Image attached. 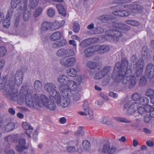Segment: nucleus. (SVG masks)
<instances>
[{
	"label": "nucleus",
	"mask_w": 154,
	"mask_h": 154,
	"mask_svg": "<svg viewBox=\"0 0 154 154\" xmlns=\"http://www.w3.org/2000/svg\"><path fill=\"white\" fill-rule=\"evenodd\" d=\"M128 62L125 59H122L121 63L119 62L116 63L114 69L112 78L116 80V82L121 81L123 84L129 83L128 87L131 88L135 85L137 81L134 76H131L132 69H128Z\"/></svg>",
	"instance_id": "obj_1"
},
{
	"label": "nucleus",
	"mask_w": 154,
	"mask_h": 154,
	"mask_svg": "<svg viewBox=\"0 0 154 154\" xmlns=\"http://www.w3.org/2000/svg\"><path fill=\"white\" fill-rule=\"evenodd\" d=\"M65 88L64 85H60L59 86V90L62 97L59 92L52 97L57 105L63 108L69 107L71 104V100L76 101L79 100L80 97L79 94L74 93L68 90L65 91Z\"/></svg>",
	"instance_id": "obj_2"
},
{
	"label": "nucleus",
	"mask_w": 154,
	"mask_h": 154,
	"mask_svg": "<svg viewBox=\"0 0 154 154\" xmlns=\"http://www.w3.org/2000/svg\"><path fill=\"white\" fill-rule=\"evenodd\" d=\"M111 27L112 29L109 30V34L106 36V38H109V40L110 41L115 42L119 41V38L122 35V31L128 30L130 29V27L125 24L114 22Z\"/></svg>",
	"instance_id": "obj_3"
},
{
	"label": "nucleus",
	"mask_w": 154,
	"mask_h": 154,
	"mask_svg": "<svg viewBox=\"0 0 154 154\" xmlns=\"http://www.w3.org/2000/svg\"><path fill=\"white\" fill-rule=\"evenodd\" d=\"M25 101L26 105L29 107L40 110V107L38 105L39 101L38 95L34 94L32 96L30 92H28L25 95Z\"/></svg>",
	"instance_id": "obj_4"
},
{
	"label": "nucleus",
	"mask_w": 154,
	"mask_h": 154,
	"mask_svg": "<svg viewBox=\"0 0 154 154\" xmlns=\"http://www.w3.org/2000/svg\"><path fill=\"white\" fill-rule=\"evenodd\" d=\"M84 79L83 76L79 75L75 77V81L71 79L68 80L67 86L70 90L74 93L79 94V91H80L81 89L79 90L80 88L79 86L81 84Z\"/></svg>",
	"instance_id": "obj_5"
},
{
	"label": "nucleus",
	"mask_w": 154,
	"mask_h": 154,
	"mask_svg": "<svg viewBox=\"0 0 154 154\" xmlns=\"http://www.w3.org/2000/svg\"><path fill=\"white\" fill-rule=\"evenodd\" d=\"M131 65H135L134 67L135 73L137 76H140L142 74L144 67V61L143 59H140L137 60V57L133 55L131 58Z\"/></svg>",
	"instance_id": "obj_6"
},
{
	"label": "nucleus",
	"mask_w": 154,
	"mask_h": 154,
	"mask_svg": "<svg viewBox=\"0 0 154 154\" xmlns=\"http://www.w3.org/2000/svg\"><path fill=\"white\" fill-rule=\"evenodd\" d=\"M23 78V72L21 70L16 72L15 75H11L9 79V82H11L12 86L14 87V85L17 86L20 85L22 83Z\"/></svg>",
	"instance_id": "obj_7"
},
{
	"label": "nucleus",
	"mask_w": 154,
	"mask_h": 154,
	"mask_svg": "<svg viewBox=\"0 0 154 154\" xmlns=\"http://www.w3.org/2000/svg\"><path fill=\"white\" fill-rule=\"evenodd\" d=\"M111 68L109 66L103 67L100 69L98 68L95 71V75L94 78L95 79H102L109 74L111 71Z\"/></svg>",
	"instance_id": "obj_8"
},
{
	"label": "nucleus",
	"mask_w": 154,
	"mask_h": 154,
	"mask_svg": "<svg viewBox=\"0 0 154 154\" xmlns=\"http://www.w3.org/2000/svg\"><path fill=\"white\" fill-rule=\"evenodd\" d=\"M44 88V90L48 94L50 97L52 98L59 92L57 90L56 85L52 82H48L45 83Z\"/></svg>",
	"instance_id": "obj_9"
},
{
	"label": "nucleus",
	"mask_w": 154,
	"mask_h": 154,
	"mask_svg": "<svg viewBox=\"0 0 154 154\" xmlns=\"http://www.w3.org/2000/svg\"><path fill=\"white\" fill-rule=\"evenodd\" d=\"M137 103L132 100L127 101L124 105V108L127 109V113L131 115L136 111L137 108Z\"/></svg>",
	"instance_id": "obj_10"
},
{
	"label": "nucleus",
	"mask_w": 154,
	"mask_h": 154,
	"mask_svg": "<svg viewBox=\"0 0 154 154\" xmlns=\"http://www.w3.org/2000/svg\"><path fill=\"white\" fill-rule=\"evenodd\" d=\"M14 87V86H12L10 88H6L3 92L4 94L9 95L11 100L13 101L17 100L18 97V91Z\"/></svg>",
	"instance_id": "obj_11"
},
{
	"label": "nucleus",
	"mask_w": 154,
	"mask_h": 154,
	"mask_svg": "<svg viewBox=\"0 0 154 154\" xmlns=\"http://www.w3.org/2000/svg\"><path fill=\"white\" fill-rule=\"evenodd\" d=\"M76 61V59L74 57H64L60 60V63L65 67H69L73 66L75 64Z\"/></svg>",
	"instance_id": "obj_12"
},
{
	"label": "nucleus",
	"mask_w": 154,
	"mask_h": 154,
	"mask_svg": "<svg viewBox=\"0 0 154 154\" xmlns=\"http://www.w3.org/2000/svg\"><path fill=\"white\" fill-rule=\"evenodd\" d=\"M125 7L130 9L131 11L133 12L140 13L143 11L144 9L143 5L137 3L125 5Z\"/></svg>",
	"instance_id": "obj_13"
},
{
	"label": "nucleus",
	"mask_w": 154,
	"mask_h": 154,
	"mask_svg": "<svg viewBox=\"0 0 154 154\" xmlns=\"http://www.w3.org/2000/svg\"><path fill=\"white\" fill-rule=\"evenodd\" d=\"M22 126V128L26 130L25 133L29 137L31 138V135H32V137L33 138V140L37 138V137L38 134L37 130H35L34 133L32 134V131L33 130V128L32 126Z\"/></svg>",
	"instance_id": "obj_14"
},
{
	"label": "nucleus",
	"mask_w": 154,
	"mask_h": 154,
	"mask_svg": "<svg viewBox=\"0 0 154 154\" xmlns=\"http://www.w3.org/2000/svg\"><path fill=\"white\" fill-rule=\"evenodd\" d=\"M71 80L69 79V77L64 75H60L57 79V82L61 85H64L65 86V91L68 90L70 91L69 87L67 86V82L68 80Z\"/></svg>",
	"instance_id": "obj_15"
},
{
	"label": "nucleus",
	"mask_w": 154,
	"mask_h": 154,
	"mask_svg": "<svg viewBox=\"0 0 154 154\" xmlns=\"http://www.w3.org/2000/svg\"><path fill=\"white\" fill-rule=\"evenodd\" d=\"M116 149V148L115 147H112L110 148V144H105L103 145L102 152L107 154H114Z\"/></svg>",
	"instance_id": "obj_16"
},
{
	"label": "nucleus",
	"mask_w": 154,
	"mask_h": 154,
	"mask_svg": "<svg viewBox=\"0 0 154 154\" xmlns=\"http://www.w3.org/2000/svg\"><path fill=\"white\" fill-rule=\"evenodd\" d=\"M50 100L48 97L45 95L43 94L41 95L40 99L39 97V101H38V107H40L44 106L45 107L47 105L49 102Z\"/></svg>",
	"instance_id": "obj_17"
},
{
	"label": "nucleus",
	"mask_w": 154,
	"mask_h": 154,
	"mask_svg": "<svg viewBox=\"0 0 154 154\" xmlns=\"http://www.w3.org/2000/svg\"><path fill=\"white\" fill-rule=\"evenodd\" d=\"M7 79V78L5 77L0 81V89L3 90V92L5 90V89L10 88V87L12 86V85L11 84V82H9V80L8 83H6Z\"/></svg>",
	"instance_id": "obj_18"
},
{
	"label": "nucleus",
	"mask_w": 154,
	"mask_h": 154,
	"mask_svg": "<svg viewBox=\"0 0 154 154\" xmlns=\"http://www.w3.org/2000/svg\"><path fill=\"white\" fill-rule=\"evenodd\" d=\"M146 74L148 78L152 79L154 76V66L151 64H148L146 70Z\"/></svg>",
	"instance_id": "obj_19"
},
{
	"label": "nucleus",
	"mask_w": 154,
	"mask_h": 154,
	"mask_svg": "<svg viewBox=\"0 0 154 154\" xmlns=\"http://www.w3.org/2000/svg\"><path fill=\"white\" fill-rule=\"evenodd\" d=\"M97 52L96 46L94 45L86 48L84 51V56L85 57H88L93 54L94 53Z\"/></svg>",
	"instance_id": "obj_20"
},
{
	"label": "nucleus",
	"mask_w": 154,
	"mask_h": 154,
	"mask_svg": "<svg viewBox=\"0 0 154 154\" xmlns=\"http://www.w3.org/2000/svg\"><path fill=\"white\" fill-rule=\"evenodd\" d=\"M19 145L16 146V148L17 151L21 152L27 148L25 146L26 141L25 139H20L19 140Z\"/></svg>",
	"instance_id": "obj_21"
},
{
	"label": "nucleus",
	"mask_w": 154,
	"mask_h": 154,
	"mask_svg": "<svg viewBox=\"0 0 154 154\" xmlns=\"http://www.w3.org/2000/svg\"><path fill=\"white\" fill-rule=\"evenodd\" d=\"M95 46L97 52L100 54L106 52L110 50L109 47L107 45H97Z\"/></svg>",
	"instance_id": "obj_22"
},
{
	"label": "nucleus",
	"mask_w": 154,
	"mask_h": 154,
	"mask_svg": "<svg viewBox=\"0 0 154 154\" xmlns=\"http://www.w3.org/2000/svg\"><path fill=\"white\" fill-rule=\"evenodd\" d=\"M129 12L125 10H118L112 12V14L120 17L128 16Z\"/></svg>",
	"instance_id": "obj_23"
},
{
	"label": "nucleus",
	"mask_w": 154,
	"mask_h": 154,
	"mask_svg": "<svg viewBox=\"0 0 154 154\" xmlns=\"http://www.w3.org/2000/svg\"><path fill=\"white\" fill-rule=\"evenodd\" d=\"M114 19L113 15H103L101 17V20L103 23L106 22L110 23L113 22V20Z\"/></svg>",
	"instance_id": "obj_24"
},
{
	"label": "nucleus",
	"mask_w": 154,
	"mask_h": 154,
	"mask_svg": "<svg viewBox=\"0 0 154 154\" xmlns=\"http://www.w3.org/2000/svg\"><path fill=\"white\" fill-rule=\"evenodd\" d=\"M52 23L47 21L44 22L42 25L41 28V31L42 32L51 30V26Z\"/></svg>",
	"instance_id": "obj_25"
},
{
	"label": "nucleus",
	"mask_w": 154,
	"mask_h": 154,
	"mask_svg": "<svg viewBox=\"0 0 154 154\" xmlns=\"http://www.w3.org/2000/svg\"><path fill=\"white\" fill-rule=\"evenodd\" d=\"M46 109L51 111L54 110L56 108V102L53 100H50L45 107Z\"/></svg>",
	"instance_id": "obj_26"
},
{
	"label": "nucleus",
	"mask_w": 154,
	"mask_h": 154,
	"mask_svg": "<svg viewBox=\"0 0 154 154\" xmlns=\"http://www.w3.org/2000/svg\"><path fill=\"white\" fill-rule=\"evenodd\" d=\"M17 134L9 135L4 138L5 141L7 142H12L15 143L17 142L18 138Z\"/></svg>",
	"instance_id": "obj_27"
},
{
	"label": "nucleus",
	"mask_w": 154,
	"mask_h": 154,
	"mask_svg": "<svg viewBox=\"0 0 154 154\" xmlns=\"http://www.w3.org/2000/svg\"><path fill=\"white\" fill-rule=\"evenodd\" d=\"M66 41L63 39L54 42L52 45L54 48H57L64 46L66 45Z\"/></svg>",
	"instance_id": "obj_28"
},
{
	"label": "nucleus",
	"mask_w": 154,
	"mask_h": 154,
	"mask_svg": "<svg viewBox=\"0 0 154 154\" xmlns=\"http://www.w3.org/2000/svg\"><path fill=\"white\" fill-rule=\"evenodd\" d=\"M61 34L60 32L57 31L53 33L50 36V39L53 41L60 39L61 38Z\"/></svg>",
	"instance_id": "obj_29"
},
{
	"label": "nucleus",
	"mask_w": 154,
	"mask_h": 154,
	"mask_svg": "<svg viewBox=\"0 0 154 154\" xmlns=\"http://www.w3.org/2000/svg\"><path fill=\"white\" fill-rule=\"evenodd\" d=\"M31 15V10L29 9H26L24 10L23 15V20L26 21L28 20Z\"/></svg>",
	"instance_id": "obj_30"
},
{
	"label": "nucleus",
	"mask_w": 154,
	"mask_h": 154,
	"mask_svg": "<svg viewBox=\"0 0 154 154\" xmlns=\"http://www.w3.org/2000/svg\"><path fill=\"white\" fill-rule=\"evenodd\" d=\"M66 73L69 76L74 77L76 75L77 71L74 68H70L66 70Z\"/></svg>",
	"instance_id": "obj_31"
},
{
	"label": "nucleus",
	"mask_w": 154,
	"mask_h": 154,
	"mask_svg": "<svg viewBox=\"0 0 154 154\" xmlns=\"http://www.w3.org/2000/svg\"><path fill=\"white\" fill-rule=\"evenodd\" d=\"M83 149L85 151H89L91 149V144L90 142L87 140H83L82 143Z\"/></svg>",
	"instance_id": "obj_32"
},
{
	"label": "nucleus",
	"mask_w": 154,
	"mask_h": 154,
	"mask_svg": "<svg viewBox=\"0 0 154 154\" xmlns=\"http://www.w3.org/2000/svg\"><path fill=\"white\" fill-rule=\"evenodd\" d=\"M98 64V63L94 62L91 61H89L86 63L87 66L91 69L96 68L97 67Z\"/></svg>",
	"instance_id": "obj_33"
},
{
	"label": "nucleus",
	"mask_w": 154,
	"mask_h": 154,
	"mask_svg": "<svg viewBox=\"0 0 154 154\" xmlns=\"http://www.w3.org/2000/svg\"><path fill=\"white\" fill-rule=\"evenodd\" d=\"M113 119L114 120L121 122L127 123L131 122V121L128 120L127 119L123 117H114Z\"/></svg>",
	"instance_id": "obj_34"
},
{
	"label": "nucleus",
	"mask_w": 154,
	"mask_h": 154,
	"mask_svg": "<svg viewBox=\"0 0 154 154\" xmlns=\"http://www.w3.org/2000/svg\"><path fill=\"white\" fill-rule=\"evenodd\" d=\"M56 7L60 14L63 16L66 15V10L62 5L60 4H57L56 5Z\"/></svg>",
	"instance_id": "obj_35"
},
{
	"label": "nucleus",
	"mask_w": 154,
	"mask_h": 154,
	"mask_svg": "<svg viewBox=\"0 0 154 154\" xmlns=\"http://www.w3.org/2000/svg\"><path fill=\"white\" fill-rule=\"evenodd\" d=\"M101 122L102 124L104 125H111L113 124L112 119L107 117H104Z\"/></svg>",
	"instance_id": "obj_36"
},
{
	"label": "nucleus",
	"mask_w": 154,
	"mask_h": 154,
	"mask_svg": "<svg viewBox=\"0 0 154 154\" xmlns=\"http://www.w3.org/2000/svg\"><path fill=\"white\" fill-rule=\"evenodd\" d=\"M34 86L35 89L37 91H39L41 89L42 86V82L39 80H35L34 83Z\"/></svg>",
	"instance_id": "obj_37"
},
{
	"label": "nucleus",
	"mask_w": 154,
	"mask_h": 154,
	"mask_svg": "<svg viewBox=\"0 0 154 154\" xmlns=\"http://www.w3.org/2000/svg\"><path fill=\"white\" fill-rule=\"evenodd\" d=\"M21 0H11V7L13 9L16 8L20 3Z\"/></svg>",
	"instance_id": "obj_38"
},
{
	"label": "nucleus",
	"mask_w": 154,
	"mask_h": 154,
	"mask_svg": "<svg viewBox=\"0 0 154 154\" xmlns=\"http://www.w3.org/2000/svg\"><path fill=\"white\" fill-rule=\"evenodd\" d=\"M138 101L140 104L144 106L147 104L148 103L149 100L146 97H141Z\"/></svg>",
	"instance_id": "obj_39"
},
{
	"label": "nucleus",
	"mask_w": 154,
	"mask_h": 154,
	"mask_svg": "<svg viewBox=\"0 0 154 154\" xmlns=\"http://www.w3.org/2000/svg\"><path fill=\"white\" fill-rule=\"evenodd\" d=\"M65 48H62L58 50L56 52V55L59 57H65Z\"/></svg>",
	"instance_id": "obj_40"
},
{
	"label": "nucleus",
	"mask_w": 154,
	"mask_h": 154,
	"mask_svg": "<svg viewBox=\"0 0 154 154\" xmlns=\"http://www.w3.org/2000/svg\"><path fill=\"white\" fill-rule=\"evenodd\" d=\"M65 57L73 56L75 55L74 51L69 48H65Z\"/></svg>",
	"instance_id": "obj_41"
},
{
	"label": "nucleus",
	"mask_w": 154,
	"mask_h": 154,
	"mask_svg": "<svg viewBox=\"0 0 154 154\" xmlns=\"http://www.w3.org/2000/svg\"><path fill=\"white\" fill-rule=\"evenodd\" d=\"M147 96L150 97L151 99L154 98V90L152 89H148L146 92Z\"/></svg>",
	"instance_id": "obj_42"
},
{
	"label": "nucleus",
	"mask_w": 154,
	"mask_h": 154,
	"mask_svg": "<svg viewBox=\"0 0 154 154\" xmlns=\"http://www.w3.org/2000/svg\"><path fill=\"white\" fill-rule=\"evenodd\" d=\"M90 44V41L88 39H86L82 41L80 43V46L82 48L86 47Z\"/></svg>",
	"instance_id": "obj_43"
},
{
	"label": "nucleus",
	"mask_w": 154,
	"mask_h": 154,
	"mask_svg": "<svg viewBox=\"0 0 154 154\" xmlns=\"http://www.w3.org/2000/svg\"><path fill=\"white\" fill-rule=\"evenodd\" d=\"M47 14L49 17L52 18L55 15V11L52 8H50L48 10Z\"/></svg>",
	"instance_id": "obj_44"
},
{
	"label": "nucleus",
	"mask_w": 154,
	"mask_h": 154,
	"mask_svg": "<svg viewBox=\"0 0 154 154\" xmlns=\"http://www.w3.org/2000/svg\"><path fill=\"white\" fill-rule=\"evenodd\" d=\"M60 27L59 23L58 22H55L53 23H52V25L51 26V30H55Z\"/></svg>",
	"instance_id": "obj_45"
},
{
	"label": "nucleus",
	"mask_w": 154,
	"mask_h": 154,
	"mask_svg": "<svg viewBox=\"0 0 154 154\" xmlns=\"http://www.w3.org/2000/svg\"><path fill=\"white\" fill-rule=\"evenodd\" d=\"M86 111L88 112L86 115V118L89 120L92 119L94 118L92 110L90 109Z\"/></svg>",
	"instance_id": "obj_46"
},
{
	"label": "nucleus",
	"mask_w": 154,
	"mask_h": 154,
	"mask_svg": "<svg viewBox=\"0 0 154 154\" xmlns=\"http://www.w3.org/2000/svg\"><path fill=\"white\" fill-rule=\"evenodd\" d=\"M26 9H28L27 8V4L23 2L20 4V5L17 8V10L18 11H22L23 9L25 10Z\"/></svg>",
	"instance_id": "obj_47"
},
{
	"label": "nucleus",
	"mask_w": 154,
	"mask_h": 154,
	"mask_svg": "<svg viewBox=\"0 0 154 154\" xmlns=\"http://www.w3.org/2000/svg\"><path fill=\"white\" fill-rule=\"evenodd\" d=\"M83 128L82 127H79V129L77 131L75 134V135L76 136L83 135L84 134V132L83 130Z\"/></svg>",
	"instance_id": "obj_48"
},
{
	"label": "nucleus",
	"mask_w": 154,
	"mask_h": 154,
	"mask_svg": "<svg viewBox=\"0 0 154 154\" xmlns=\"http://www.w3.org/2000/svg\"><path fill=\"white\" fill-rule=\"evenodd\" d=\"M125 22L128 24L134 26H137L139 25L138 22L133 20H126Z\"/></svg>",
	"instance_id": "obj_49"
},
{
	"label": "nucleus",
	"mask_w": 154,
	"mask_h": 154,
	"mask_svg": "<svg viewBox=\"0 0 154 154\" xmlns=\"http://www.w3.org/2000/svg\"><path fill=\"white\" fill-rule=\"evenodd\" d=\"M104 32L103 29L101 27H96L94 30V33L95 34H100Z\"/></svg>",
	"instance_id": "obj_50"
},
{
	"label": "nucleus",
	"mask_w": 154,
	"mask_h": 154,
	"mask_svg": "<svg viewBox=\"0 0 154 154\" xmlns=\"http://www.w3.org/2000/svg\"><path fill=\"white\" fill-rule=\"evenodd\" d=\"M39 0H30V5L32 8L37 6L38 5Z\"/></svg>",
	"instance_id": "obj_51"
},
{
	"label": "nucleus",
	"mask_w": 154,
	"mask_h": 154,
	"mask_svg": "<svg viewBox=\"0 0 154 154\" xmlns=\"http://www.w3.org/2000/svg\"><path fill=\"white\" fill-rule=\"evenodd\" d=\"M73 31L75 32H78L80 29L79 25L78 23L75 22L74 24V26L73 27Z\"/></svg>",
	"instance_id": "obj_52"
},
{
	"label": "nucleus",
	"mask_w": 154,
	"mask_h": 154,
	"mask_svg": "<svg viewBox=\"0 0 154 154\" xmlns=\"http://www.w3.org/2000/svg\"><path fill=\"white\" fill-rule=\"evenodd\" d=\"M10 21L9 20V19L7 18V19L4 20L3 24V26L5 28H8L10 25Z\"/></svg>",
	"instance_id": "obj_53"
},
{
	"label": "nucleus",
	"mask_w": 154,
	"mask_h": 154,
	"mask_svg": "<svg viewBox=\"0 0 154 154\" xmlns=\"http://www.w3.org/2000/svg\"><path fill=\"white\" fill-rule=\"evenodd\" d=\"M141 96L137 93H135L132 96V99L134 101L139 100Z\"/></svg>",
	"instance_id": "obj_54"
},
{
	"label": "nucleus",
	"mask_w": 154,
	"mask_h": 154,
	"mask_svg": "<svg viewBox=\"0 0 154 154\" xmlns=\"http://www.w3.org/2000/svg\"><path fill=\"white\" fill-rule=\"evenodd\" d=\"M42 9L41 8H38L35 12L33 15L35 17H37L41 13Z\"/></svg>",
	"instance_id": "obj_55"
},
{
	"label": "nucleus",
	"mask_w": 154,
	"mask_h": 154,
	"mask_svg": "<svg viewBox=\"0 0 154 154\" xmlns=\"http://www.w3.org/2000/svg\"><path fill=\"white\" fill-rule=\"evenodd\" d=\"M25 96H23L21 94L20 97V98L17 99L18 103L20 105L21 104L25 101Z\"/></svg>",
	"instance_id": "obj_56"
},
{
	"label": "nucleus",
	"mask_w": 154,
	"mask_h": 154,
	"mask_svg": "<svg viewBox=\"0 0 154 154\" xmlns=\"http://www.w3.org/2000/svg\"><path fill=\"white\" fill-rule=\"evenodd\" d=\"M20 15V14L18 13L15 14V16L17 17V18L14 21V26L15 27L18 26L19 24V17Z\"/></svg>",
	"instance_id": "obj_57"
},
{
	"label": "nucleus",
	"mask_w": 154,
	"mask_h": 154,
	"mask_svg": "<svg viewBox=\"0 0 154 154\" xmlns=\"http://www.w3.org/2000/svg\"><path fill=\"white\" fill-rule=\"evenodd\" d=\"M29 89V87L27 85L23 86L22 87L20 91L23 93L26 92L25 94H27L28 92H29L28 91Z\"/></svg>",
	"instance_id": "obj_58"
},
{
	"label": "nucleus",
	"mask_w": 154,
	"mask_h": 154,
	"mask_svg": "<svg viewBox=\"0 0 154 154\" xmlns=\"http://www.w3.org/2000/svg\"><path fill=\"white\" fill-rule=\"evenodd\" d=\"M146 83V78L144 77H141L140 81L139 84L141 85H143Z\"/></svg>",
	"instance_id": "obj_59"
},
{
	"label": "nucleus",
	"mask_w": 154,
	"mask_h": 154,
	"mask_svg": "<svg viewBox=\"0 0 154 154\" xmlns=\"http://www.w3.org/2000/svg\"><path fill=\"white\" fill-rule=\"evenodd\" d=\"M6 52V50L4 47L0 48V55L1 56H4Z\"/></svg>",
	"instance_id": "obj_60"
},
{
	"label": "nucleus",
	"mask_w": 154,
	"mask_h": 154,
	"mask_svg": "<svg viewBox=\"0 0 154 154\" xmlns=\"http://www.w3.org/2000/svg\"><path fill=\"white\" fill-rule=\"evenodd\" d=\"M66 150L67 152H72L75 151V148L73 146H69L67 147Z\"/></svg>",
	"instance_id": "obj_61"
},
{
	"label": "nucleus",
	"mask_w": 154,
	"mask_h": 154,
	"mask_svg": "<svg viewBox=\"0 0 154 154\" xmlns=\"http://www.w3.org/2000/svg\"><path fill=\"white\" fill-rule=\"evenodd\" d=\"M144 106L145 112H150L151 110L152 109V107L150 105H144Z\"/></svg>",
	"instance_id": "obj_62"
},
{
	"label": "nucleus",
	"mask_w": 154,
	"mask_h": 154,
	"mask_svg": "<svg viewBox=\"0 0 154 154\" xmlns=\"http://www.w3.org/2000/svg\"><path fill=\"white\" fill-rule=\"evenodd\" d=\"M144 106H142L139 107L138 108V113L140 114H142L145 113Z\"/></svg>",
	"instance_id": "obj_63"
},
{
	"label": "nucleus",
	"mask_w": 154,
	"mask_h": 154,
	"mask_svg": "<svg viewBox=\"0 0 154 154\" xmlns=\"http://www.w3.org/2000/svg\"><path fill=\"white\" fill-rule=\"evenodd\" d=\"M5 131V132H9L12 131L14 128L15 126H6Z\"/></svg>",
	"instance_id": "obj_64"
}]
</instances>
